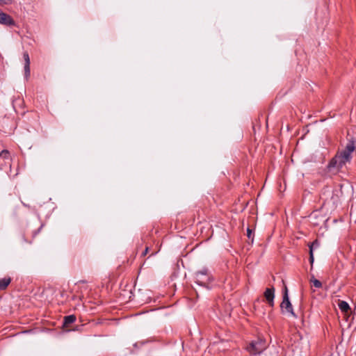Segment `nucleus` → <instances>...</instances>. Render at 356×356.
<instances>
[{"label": "nucleus", "instance_id": "f257e3e1", "mask_svg": "<svg viewBox=\"0 0 356 356\" xmlns=\"http://www.w3.org/2000/svg\"><path fill=\"white\" fill-rule=\"evenodd\" d=\"M268 346V343L264 337H258L247 343L245 349L251 356L261 355Z\"/></svg>", "mask_w": 356, "mask_h": 356}, {"label": "nucleus", "instance_id": "f03ea898", "mask_svg": "<svg viewBox=\"0 0 356 356\" xmlns=\"http://www.w3.org/2000/svg\"><path fill=\"white\" fill-rule=\"evenodd\" d=\"M350 161L337 152L336 155L330 161L327 165V171L331 175H336L339 172H343V168L346 167L347 163Z\"/></svg>", "mask_w": 356, "mask_h": 356}, {"label": "nucleus", "instance_id": "7ed1b4c3", "mask_svg": "<svg viewBox=\"0 0 356 356\" xmlns=\"http://www.w3.org/2000/svg\"><path fill=\"white\" fill-rule=\"evenodd\" d=\"M195 282L204 287H208L211 282V277L209 275L207 268H204L202 270H199L195 273Z\"/></svg>", "mask_w": 356, "mask_h": 356}, {"label": "nucleus", "instance_id": "20e7f679", "mask_svg": "<svg viewBox=\"0 0 356 356\" xmlns=\"http://www.w3.org/2000/svg\"><path fill=\"white\" fill-rule=\"evenodd\" d=\"M280 308L282 310L285 309L287 312L296 317V315L293 312V306L289 300L287 286L285 284L283 289V297L282 301L280 304Z\"/></svg>", "mask_w": 356, "mask_h": 356}, {"label": "nucleus", "instance_id": "39448f33", "mask_svg": "<svg viewBox=\"0 0 356 356\" xmlns=\"http://www.w3.org/2000/svg\"><path fill=\"white\" fill-rule=\"evenodd\" d=\"M356 148V140H350L345 149L341 152H339L341 155H343L345 159H347L350 161H351L352 156L351 154Z\"/></svg>", "mask_w": 356, "mask_h": 356}, {"label": "nucleus", "instance_id": "423d86ee", "mask_svg": "<svg viewBox=\"0 0 356 356\" xmlns=\"http://www.w3.org/2000/svg\"><path fill=\"white\" fill-rule=\"evenodd\" d=\"M264 296L266 300L268 305L270 307L274 306V298H275V288L272 286L271 288H266Z\"/></svg>", "mask_w": 356, "mask_h": 356}, {"label": "nucleus", "instance_id": "0eeeda50", "mask_svg": "<svg viewBox=\"0 0 356 356\" xmlns=\"http://www.w3.org/2000/svg\"><path fill=\"white\" fill-rule=\"evenodd\" d=\"M0 24L11 26L14 25L15 22L10 15L0 13Z\"/></svg>", "mask_w": 356, "mask_h": 356}, {"label": "nucleus", "instance_id": "6e6552de", "mask_svg": "<svg viewBox=\"0 0 356 356\" xmlns=\"http://www.w3.org/2000/svg\"><path fill=\"white\" fill-rule=\"evenodd\" d=\"M23 58L24 60V73L25 77L27 79L30 76V58L28 52L23 54Z\"/></svg>", "mask_w": 356, "mask_h": 356}, {"label": "nucleus", "instance_id": "1a4fd4ad", "mask_svg": "<svg viewBox=\"0 0 356 356\" xmlns=\"http://www.w3.org/2000/svg\"><path fill=\"white\" fill-rule=\"evenodd\" d=\"M76 320V317L74 314L65 316L63 318V327L66 328V330L68 329L69 326L74 323Z\"/></svg>", "mask_w": 356, "mask_h": 356}, {"label": "nucleus", "instance_id": "9d476101", "mask_svg": "<svg viewBox=\"0 0 356 356\" xmlns=\"http://www.w3.org/2000/svg\"><path fill=\"white\" fill-rule=\"evenodd\" d=\"M12 281L11 277H5L2 279H0V291L6 290L8 286L10 284Z\"/></svg>", "mask_w": 356, "mask_h": 356}, {"label": "nucleus", "instance_id": "9b49d317", "mask_svg": "<svg viewBox=\"0 0 356 356\" xmlns=\"http://www.w3.org/2000/svg\"><path fill=\"white\" fill-rule=\"evenodd\" d=\"M338 306L343 313L348 314L350 311L348 303L344 300H340L338 303Z\"/></svg>", "mask_w": 356, "mask_h": 356}, {"label": "nucleus", "instance_id": "f8f14e48", "mask_svg": "<svg viewBox=\"0 0 356 356\" xmlns=\"http://www.w3.org/2000/svg\"><path fill=\"white\" fill-rule=\"evenodd\" d=\"M277 188L280 193L285 191L286 188V184L285 179H282V181L277 182Z\"/></svg>", "mask_w": 356, "mask_h": 356}, {"label": "nucleus", "instance_id": "ddd939ff", "mask_svg": "<svg viewBox=\"0 0 356 356\" xmlns=\"http://www.w3.org/2000/svg\"><path fill=\"white\" fill-rule=\"evenodd\" d=\"M309 250H312L314 251V248H318L319 246V242L317 239L314 240L312 243H309Z\"/></svg>", "mask_w": 356, "mask_h": 356}, {"label": "nucleus", "instance_id": "4468645a", "mask_svg": "<svg viewBox=\"0 0 356 356\" xmlns=\"http://www.w3.org/2000/svg\"><path fill=\"white\" fill-rule=\"evenodd\" d=\"M83 327H84V325L82 324L80 325L75 326L73 329H67V331L73 330V331L83 332Z\"/></svg>", "mask_w": 356, "mask_h": 356}, {"label": "nucleus", "instance_id": "2eb2a0df", "mask_svg": "<svg viewBox=\"0 0 356 356\" xmlns=\"http://www.w3.org/2000/svg\"><path fill=\"white\" fill-rule=\"evenodd\" d=\"M309 263L311 264V268H312L314 261V252H313V250L312 249L309 250Z\"/></svg>", "mask_w": 356, "mask_h": 356}, {"label": "nucleus", "instance_id": "dca6fc26", "mask_svg": "<svg viewBox=\"0 0 356 356\" xmlns=\"http://www.w3.org/2000/svg\"><path fill=\"white\" fill-rule=\"evenodd\" d=\"M312 282H313L314 284V286L316 287V288H321L322 286V283L316 280V279H314L313 280H312Z\"/></svg>", "mask_w": 356, "mask_h": 356}, {"label": "nucleus", "instance_id": "f3484780", "mask_svg": "<svg viewBox=\"0 0 356 356\" xmlns=\"http://www.w3.org/2000/svg\"><path fill=\"white\" fill-rule=\"evenodd\" d=\"M247 236L248 239L251 240V243H253L252 231L249 227L247 229Z\"/></svg>", "mask_w": 356, "mask_h": 356}, {"label": "nucleus", "instance_id": "a211bd4d", "mask_svg": "<svg viewBox=\"0 0 356 356\" xmlns=\"http://www.w3.org/2000/svg\"><path fill=\"white\" fill-rule=\"evenodd\" d=\"M9 156V152L8 150H3L0 152V157H3L4 159L8 158Z\"/></svg>", "mask_w": 356, "mask_h": 356}, {"label": "nucleus", "instance_id": "6ab92c4d", "mask_svg": "<svg viewBox=\"0 0 356 356\" xmlns=\"http://www.w3.org/2000/svg\"><path fill=\"white\" fill-rule=\"evenodd\" d=\"M148 250H149V248L147 246L145 247V250H143V252H142L141 254V256L142 257H145L147 252H148Z\"/></svg>", "mask_w": 356, "mask_h": 356}, {"label": "nucleus", "instance_id": "aec40b11", "mask_svg": "<svg viewBox=\"0 0 356 356\" xmlns=\"http://www.w3.org/2000/svg\"><path fill=\"white\" fill-rule=\"evenodd\" d=\"M11 0H0V4H8Z\"/></svg>", "mask_w": 356, "mask_h": 356}, {"label": "nucleus", "instance_id": "412c9836", "mask_svg": "<svg viewBox=\"0 0 356 356\" xmlns=\"http://www.w3.org/2000/svg\"><path fill=\"white\" fill-rule=\"evenodd\" d=\"M42 225H41L38 229H36L35 231L33 232V236H35L40 231V229H42Z\"/></svg>", "mask_w": 356, "mask_h": 356}, {"label": "nucleus", "instance_id": "4be33fe9", "mask_svg": "<svg viewBox=\"0 0 356 356\" xmlns=\"http://www.w3.org/2000/svg\"><path fill=\"white\" fill-rule=\"evenodd\" d=\"M155 254H156V252H152L151 255H154Z\"/></svg>", "mask_w": 356, "mask_h": 356}]
</instances>
